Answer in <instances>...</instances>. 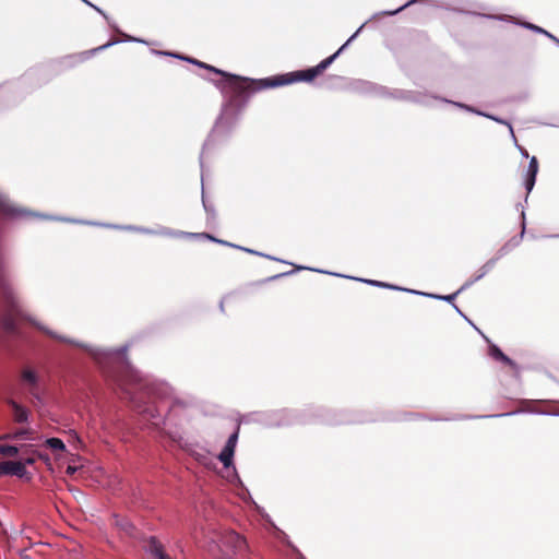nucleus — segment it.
<instances>
[{
  "instance_id": "25",
  "label": "nucleus",
  "mask_w": 559,
  "mask_h": 559,
  "mask_svg": "<svg viewBox=\"0 0 559 559\" xmlns=\"http://www.w3.org/2000/svg\"><path fill=\"white\" fill-rule=\"evenodd\" d=\"M415 1H416V0H411V1H408L407 3H405L404 5H402L397 11H401V10H403L404 8H406V7L411 5V4H413Z\"/></svg>"
},
{
  "instance_id": "10",
  "label": "nucleus",
  "mask_w": 559,
  "mask_h": 559,
  "mask_svg": "<svg viewBox=\"0 0 559 559\" xmlns=\"http://www.w3.org/2000/svg\"><path fill=\"white\" fill-rule=\"evenodd\" d=\"M22 380L29 386H35L37 383V376L31 369H24L22 371Z\"/></svg>"
},
{
  "instance_id": "24",
  "label": "nucleus",
  "mask_w": 559,
  "mask_h": 559,
  "mask_svg": "<svg viewBox=\"0 0 559 559\" xmlns=\"http://www.w3.org/2000/svg\"><path fill=\"white\" fill-rule=\"evenodd\" d=\"M369 283H370V284H373V285H377V286L388 287V285H386V284H383V283H381V282L370 281Z\"/></svg>"
},
{
  "instance_id": "26",
  "label": "nucleus",
  "mask_w": 559,
  "mask_h": 559,
  "mask_svg": "<svg viewBox=\"0 0 559 559\" xmlns=\"http://www.w3.org/2000/svg\"><path fill=\"white\" fill-rule=\"evenodd\" d=\"M24 435V431L23 430H20L17 432L14 433L13 438H22Z\"/></svg>"
},
{
  "instance_id": "19",
  "label": "nucleus",
  "mask_w": 559,
  "mask_h": 559,
  "mask_svg": "<svg viewBox=\"0 0 559 559\" xmlns=\"http://www.w3.org/2000/svg\"><path fill=\"white\" fill-rule=\"evenodd\" d=\"M78 471V467L76 466H73V465H69L66 469V473L67 475L69 476H73Z\"/></svg>"
},
{
  "instance_id": "20",
  "label": "nucleus",
  "mask_w": 559,
  "mask_h": 559,
  "mask_svg": "<svg viewBox=\"0 0 559 559\" xmlns=\"http://www.w3.org/2000/svg\"><path fill=\"white\" fill-rule=\"evenodd\" d=\"M188 60H189L190 62H192V63H194V64L199 66L200 68L206 69L207 63H204V62H202V61L194 60V59H188Z\"/></svg>"
},
{
  "instance_id": "5",
  "label": "nucleus",
  "mask_w": 559,
  "mask_h": 559,
  "mask_svg": "<svg viewBox=\"0 0 559 559\" xmlns=\"http://www.w3.org/2000/svg\"><path fill=\"white\" fill-rule=\"evenodd\" d=\"M26 473L25 464L15 461H3L0 462V476L15 475L23 477Z\"/></svg>"
},
{
  "instance_id": "13",
  "label": "nucleus",
  "mask_w": 559,
  "mask_h": 559,
  "mask_svg": "<svg viewBox=\"0 0 559 559\" xmlns=\"http://www.w3.org/2000/svg\"><path fill=\"white\" fill-rule=\"evenodd\" d=\"M234 452L235 451L226 449V448L223 449V451L221 452L218 459L224 464V466L227 467V466H229L231 464Z\"/></svg>"
},
{
  "instance_id": "29",
  "label": "nucleus",
  "mask_w": 559,
  "mask_h": 559,
  "mask_svg": "<svg viewBox=\"0 0 559 559\" xmlns=\"http://www.w3.org/2000/svg\"><path fill=\"white\" fill-rule=\"evenodd\" d=\"M9 438H11L10 435H5V436L0 437V439H9Z\"/></svg>"
},
{
  "instance_id": "4",
  "label": "nucleus",
  "mask_w": 559,
  "mask_h": 559,
  "mask_svg": "<svg viewBox=\"0 0 559 559\" xmlns=\"http://www.w3.org/2000/svg\"><path fill=\"white\" fill-rule=\"evenodd\" d=\"M221 547L226 548L231 554L241 555L246 552L247 543L238 533L229 531L222 536Z\"/></svg>"
},
{
  "instance_id": "2",
  "label": "nucleus",
  "mask_w": 559,
  "mask_h": 559,
  "mask_svg": "<svg viewBox=\"0 0 559 559\" xmlns=\"http://www.w3.org/2000/svg\"><path fill=\"white\" fill-rule=\"evenodd\" d=\"M0 295L4 306V313L1 319L2 328L8 334L17 335V319L22 311L12 287L2 276H0Z\"/></svg>"
},
{
  "instance_id": "28",
  "label": "nucleus",
  "mask_w": 559,
  "mask_h": 559,
  "mask_svg": "<svg viewBox=\"0 0 559 559\" xmlns=\"http://www.w3.org/2000/svg\"><path fill=\"white\" fill-rule=\"evenodd\" d=\"M34 463V459H27L26 460V464H33Z\"/></svg>"
},
{
  "instance_id": "3",
  "label": "nucleus",
  "mask_w": 559,
  "mask_h": 559,
  "mask_svg": "<svg viewBox=\"0 0 559 559\" xmlns=\"http://www.w3.org/2000/svg\"><path fill=\"white\" fill-rule=\"evenodd\" d=\"M117 384L121 388V390L129 395L131 400H133V390L142 386V380L139 373L127 366L123 374L119 376L116 379Z\"/></svg>"
},
{
  "instance_id": "18",
  "label": "nucleus",
  "mask_w": 559,
  "mask_h": 559,
  "mask_svg": "<svg viewBox=\"0 0 559 559\" xmlns=\"http://www.w3.org/2000/svg\"><path fill=\"white\" fill-rule=\"evenodd\" d=\"M43 330L45 331L46 334H48L49 336H51L53 338H57V340L62 341V342H69L66 337L59 336V335H57V334H55V333H52V332H50L48 330H45V329H43Z\"/></svg>"
},
{
  "instance_id": "6",
  "label": "nucleus",
  "mask_w": 559,
  "mask_h": 559,
  "mask_svg": "<svg viewBox=\"0 0 559 559\" xmlns=\"http://www.w3.org/2000/svg\"><path fill=\"white\" fill-rule=\"evenodd\" d=\"M537 173H538V160L535 156H533L530 159L528 168H527L526 177H525V188H526L527 193H530L532 191V189L534 188Z\"/></svg>"
},
{
  "instance_id": "7",
  "label": "nucleus",
  "mask_w": 559,
  "mask_h": 559,
  "mask_svg": "<svg viewBox=\"0 0 559 559\" xmlns=\"http://www.w3.org/2000/svg\"><path fill=\"white\" fill-rule=\"evenodd\" d=\"M8 404L12 407L13 418L16 423H25L28 419V412L13 400H9Z\"/></svg>"
},
{
  "instance_id": "27",
  "label": "nucleus",
  "mask_w": 559,
  "mask_h": 559,
  "mask_svg": "<svg viewBox=\"0 0 559 559\" xmlns=\"http://www.w3.org/2000/svg\"><path fill=\"white\" fill-rule=\"evenodd\" d=\"M201 236L206 237V238H209V239H211V240L216 241V239H215L214 237L210 236L209 234H202Z\"/></svg>"
},
{
  "instance_id": "22",
  "label": "nucleus",
  "mask_w": 559,
  "mask_h": 559,
  "mask_svg": "<svg viewBox=\"0 0 559 559\" xmlns=\"http://www.w3.org/2000/svg\"><path fill=\"white\" fill-rule=\"evenodd\" d=\"M530 27L538 31V32H542L544 34H546L547 36L551 37L552 39H556L552 35H550L549 33H547L546 31L542 29L540 27H537V26H533V25H530Z\"/></svg>"
},
{
  "instance_id": "15",
  "label": "nucleus",
  "mask_w": 559,
  "mask_h": 559,
  "mask_svg": "<svg viewBox=\"0 0 559 559\" xmlns=\"http://www.w3.org/2000/svg\"><path fill=\"white\" fill-rule=\"evenodd\" d=\"M19 453V449L15 445H0V455L3 456H16Z\"/></svg>"
},
{
  "instance_id": "8",
  "label": "nucleus",
  "mask_w": 559,
  "mask_h": 559,
  "mask_svg": "<svg viewBox=\"0 0 559 559\" xmlns=\"http://www.w3.org/2000/svg\"><path fill=\"white\" fill-rule=\"evenodd\" d=\"M489 354L493 359L499 360V361L510 366L513 369L516 368V364L511 358H509L507 355H504L498 346L491 345L489 347Z\"/></svg>"
},
{
  "instance_id": "14",
  "label": "nucleus",
  "mask_w": 559,
  "mask_h": 559,
  "mask_svg": "<svg viewBox=\"0 0 559 559\" xmlns=\"http://www.w3.org/2000/svg\"><path fill=\"white\" fill-rule=\"evenodd\" d=\"M111 44L110 43H107L105 45H102L97 48H94V49H91V50H86V51H83L79 55V59L81 61H84V60H87L90 57H92L94 53H96L97 51L99 50H103L105 48H107L108 46H110Z\"/></svg>"
},
{
  "instance_id": "23",
  "label": "nucleus",
  "mask_w": 559,
  "mask_h": 559,
  "mask_svg": "<svg viewBox=\"0 0 559 559\" xmlns=\"http://www.w3.org/2000/svg\"><path fill=\"white\" fill-rule=\"evenodd\" d=\"M456 295H457V293H454L452 295L444 296V297H441V298L444 299V300L451 301V300H453L456 297Z\"/></svg>"
},
{
  "instance_id": "11",
  "label": "nucleus",
  "mask_w": 559,
  "mask_h": 559,
  "mask_svg": "<svg viewBox=\"0 0 559 559\" xmlns=\"http://www.w3.org/2000/svg\"><path fill=\"white\" fill-rule=\"evenodd\" d=\"M188 406L189 404L186 401L175 400L169 407L168 414L177 415L179 411L186 409Z\"/></svg>"
},
{
  "instance_id": "9",
  "label": "nucleus",
  "mask_w": 559,
  "mask_h": 559,
  "mask_svg": "<svg viewBox=\"0 0 559 559\" xmlns=\"http://www.w3.org/2000/svg\"><path fill=\"white\" fill-rule=\"evenodd\" d=\"M150 550L154 559H171L163 549V545L154 537L150 542Z\"/></svg>"
},
{
  "instance_id": "12",
  "label": "nucleus",
  "mask_w": 559,
  "mask_h": 559,
  "mask_svg": "<svg viewBox=\"0 0 559 559\" xmlns=\"http://www.w3.org/2000/svg\"><path fill=\"white\" fill-rule=\"evenodd\" d=\"M46 445L53 451H63L66 449L64 443L59 438H49L46 440Z\"/></svg>"
},
{
  "instance_id": "1",
  "label": "nucleus",
  "mask_w": 559,
  "mask_h": 559,
  "mask_svg": "<svg viewBox=\"0 0 559 559\" xmlns=\"http://www.w3.org/2000/svg\"><path fill=\"white\" fill-rule=\"evenodd\" d=\"M344 47L345 45H343L335 53L322 60L316 67L306 70H298L260 80L229 74L225 80L226 83L223 88L229 95V102L233 105L242 106L245 105L247 97L252 93H257L266 88L284 86L296 82H312L332 64V62L336 59Z\"/></svg>"
},
{
  "instance_id": "17",
  "label": "nucleus",
  "mask_w": 559,
  "mask_h": 559,
  "mask_svg": "<svg viewBox=\"0 0 559 559\" xmlns=\"http://www.w3.org/2000/svg\"><path fill=\"white\" fill-rule=\"evenodd\" d=\"M206 70H209V71H211V72H214V73H216V74H219V75L224 76V78H225V80L227 79V75H229V74H230V73H227V72H225V71H222V70H219V69H217V68H215V67H213V66H211V64H207V66H206Z\"/></svg>"
},
{
  "instance_id": "16",
  "label": "nucleus",
  "mask_w": 559,
  "mask_h": 559,
  "mask_svg": "<svg viewBox=\"0 0 559 559\" xmlns=\"http://www.w3.org/2000/svg\"><path fill=\"white\" fill-rule=\"evenodd\" d=\"M238 430H239V427L237 428V430L228 438L226 444L224 448L226 449H229V450H233L235 451V448H236V443H237V440H238Z\"/></svg>"
},
{
  "instance_id": "21",
  "label": "nucleus",
  "mask_w": 559,
  "mask_h": 559,
  "mask_svg": "<svg viewBox=\"0 0 559 559\" xmlns=\"http://www.w3.org/2000/svg\"><path fill=\"white\" fill-rule=\"evenodd\" d=\"M128 352V348L127 347H122L120 348L118 352H117V355L120 357V358H123L126 356Z\"/></svg>"
}]
</instances>
